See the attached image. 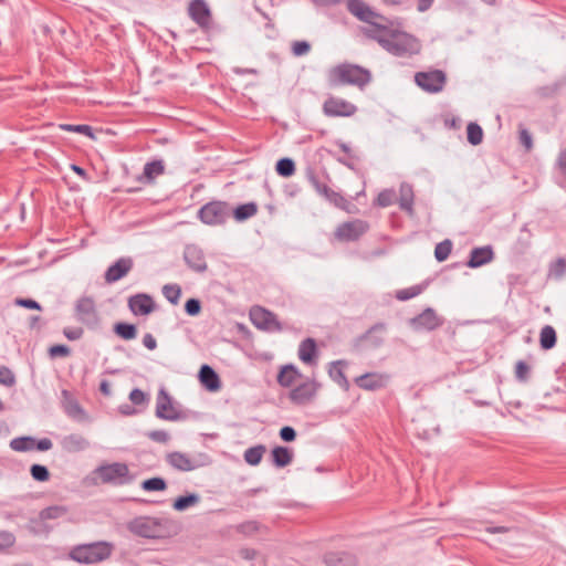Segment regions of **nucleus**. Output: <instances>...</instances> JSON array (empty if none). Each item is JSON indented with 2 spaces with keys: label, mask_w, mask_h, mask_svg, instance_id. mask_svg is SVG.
Returning a JSON list of instances; mask_svg holds the SVG:
<instances>
[{
  "label": "nucleus",
  "mask_w": 566,
  "mask_h": 566,
  "mask_svg": "<svg viewBox=\"0 0 566 566\" xmlns=\"http://www.w3.org/2000/svg\"><path fill=\"white\" fill-rule=\"evenodd\" d=\"M364 35L377 41L387 52L397 56L418 54L421 44L413 35L395 30L386 24L376 28H363Z\"/></svg>",
  "instance_id": "1"
},
{
  "label": "nucleus",
  "mask_w": 566,
  "mask_h": 566,
  "mask_svg": "<svg viewBox=\"0 0 566 566\" xmlns=\"http://www.w3.org/2000/svg\"><path fill=\"white\" fill-rule=\"evenodd\" d=\"M331 86L355 85L364 87L371 80V74L367 69L356 64L344 63L332 67L327 73Z\"/></svg>",
  "instance_id": "2"
},
{
  "label": "nucleus",
  "mask_w": 566,
  "mask_h": 566,
  "mask_svg": "<svg viewBox=\"0 0 566 566\" xmlns=\"http://www.w3.org/2000/svg\"><path fill=\"white\" fill-rule=\"evenodd\" d=\"M92 483L97 484H116L123 485L130 483L133 476L129 468L123 462L104 463L98 465L91 473Z\"/></svg>",
  "instance_id": "3"
},
{
  "label": "nucleus",
  "mask_w": 566,
  "mask_h": 566,
  "mask_svg": "<svg viewBox=\"0 0 566 566\" xmlns=\"http://www.w3.org/2000/svg\"><path fill=\"white\" fill-rule=\"evenodd\" d=\"M113 544L108 542H95L74 547L70 557L82 564H94L107 559L113 552Z\"/></svg>",
  "instance_id": "4"
},
{
  "label": "nucleus",
  "mask_w": 566,
  "mask_h": 566,
  "mask_svg": "<svg viewBox=\"0 0 566 566\" xmlns=\"http://www.w3.org/2000/svg\"><path fill=\"white\" fill-rule=\"evenodd\" d=\"M231 214L230 206L224 201H211L198 211V218L208 226L224 223Z\"/></svg>",
  "instance_id": "5"
},
{
  "label": "nucleus",
  "mask_w": 566,
  "mask_h": 566,
  "mask_svg": "<svg viewBox=\"0 0 566 566\" xmlns=\"http://www.w3.org/2000/svg\"><path fill=\"white\" fill-rule=\"evenodd\" d=\"M167 463L178 471H193L208 463V457L200 454L199 457H191L180 451H174L166 455Z\"/></svg>",
  "instance_id": "6"
},
{
  "label": "nucleus",
  "mask_w": 566,
  "mask_h": 566,
  "mask_svg": "<svg viewBox=\"0 0 566 566\" xmlns=\"http://www.w3.org/2000/svg\"><path fill=\"white\" fill-rule=\"evenodd\" d=\"M415 82L424 92L436 94L443 90L447 76L441 70H430L416 73Z\"/></svg>",
  "instance_id": "7"
},
{
  "label": "nucleus",
  "mask_w": 566,
  "mask_h": 566,
  "mask_svg": "<svg viewBox=\"0 0 566 566\" xmlns=\"http://www.w3.org/2000/svg\"><path fill=\"white\" fill-rule=\"evenodd\" d=\"M369 229L368 222L361 219H354L340 223L334 232V237L339 242H349L358 240Z\"/></svg>",
  "instance_id": "8"
},
{
  "label": "nucleus",
  "mask_w": 566,
  "mask_h": 566,
  "mask_svg": "<svg viewBox=\"0 0 566 566\" xmlns=\"http://www.w3.org/2000/svg\"><path fill=\"white\" fill-rule=\"evenodd\" d=\"M347 9L358 20L368 23L370 25L369 28L382 25L380 21L385 20L382 15L375 12L367 3L361 0H348Z\"/></svg>",
  "instance_id": "9"
},
{
  "label": "nucleus",
  "mask_w": 566,
  "mask_h": 566,
  "mask_svg": "<svg viewBox=\"0 0 566 566\" xmlns=\"http://www.w3.org/2000/svg\"><path fill=\"white\" fill-rule=\"evenodd\" d=\"M250 319L252 324L259 329L266 332L282 331V325L276 319V316L272 312L261 306H254L251 308Z\"/></svg>",
  "instance_id": "10"
},
{
  "label": "nucleus",
  "mask_w": 566,
  "mask_h": 566,
  "mask_svg": "<svg viewBox=\"0 0 566 566\" xmlns=\"http://www.w3.org/2000/svg\"><path fill=\"white\" fill-rule=\"evenodd\" d=\"M308 181L316 192L326 198L331 203L339 209L349 211L348 201L339 192L334 191L326 184L322 182L314 172L308 174Z\"/></svg>",
  "instance_id": "11"
},
{
  "label": "nucleus",
  "mask_w": 566,
  "mask_h": 566,
  "mask_svg": "<svg viewBox=\"0 0 566 566\" xmlns=\"http://www.w3.org/2000/svg\"><path fill=\"white\" fill-rule=\"evenodd\" d=\"M357 111V107L339 97L331 96L323 104V112L328 117H349Z\"/></svg>",
  "instance_id": "12"
},
{
  "label": "nucleus",
  "mask_w": 566,
  "mask_h": 566,
  "mask_svg": "<svg viewBox=\"0 0 566 566\" xmlns=\"http://www.w3.org/2000/svg\"><path fill=\"white\" fill-rule=\"evenodd\" d=\"M442 324L443 319L431 307L410 319V325L415 331H433Z\"/></svg>",
  "instance_id": "13"
},
{
  "label": "nucleus",
  "mask_w": 566,
  "mask_h": 566,
  "mask_svg": "<svg viewBox=\"0 0 566 566\" xmlns=\"http://www.w3.org/2000/svg\"><path fill=\"white\" fill-rule=\"evenodd\" d=\"M77 319L86 325H95L98 322V314L95 302L92 297H81L75 305Z\"/></svg>",
  "instance_id": "14"
},
{
  "label": "nucleus",
  "mask_w": 566,
  "mask_h": 566,
  "mask_svg": "<svg viewBox=\"0 0 566 566\" xmlns=\"http://www.w3.org/2000/svg\"><path fill=\"white\" fill-rule=\"evenodd\" d=\"M159 526L160 522L156 518L138 517L129 523L128 528L138 536L151 538L159 536Z\"/></svg>",
  "instance_id": "15"
},
{
  "label": "nucleus",
  "mask_w": 566,
  "mask_h": 566,
  "mask_svg": "<svg viewBox=\"0 0 566 566\" xmlns=\"http://www.w3.org/2000/svg\"><path fill=\"white\" fill-rule=\"evenodd\" d=\"M156 416L164 420L179 419V411L174 406L170 396L165 389H160L156 399Z\"/></svg>",
  "instance_id": "16"
},
{
  "label": "nucleus",
  "mask_w": 566,
  "mask_h": 566,
  "mask_svg": "<svg viewBox=\"0 0 566 566\" xmlns=\"http://www.w3.org/2000/svg\"><path fill=\"white\" fill-rule=\"evenodd\" d=\"M318 387L314 380L305 381L290 392V399L295 405H305L315 397Z\"/></svg>",
  "instance_id": "17"
},
{
  "label": "nucleus",
  "mask_w": 566,
  "mask_h": 566,
  "mask_svg": "<svg viewBox=\"0 0 566 566\" xmlns=\"http://www.w3.org/2000/svg\"><path fill=\"white\" fill-rule=\"evenodd\" d=\"M133 260L130 258H120L105 272V281L114 283L123 279L133 268Z\"/></svg>",
  "instance_id": "18"
},
{
  "label": "nucleus",
  "mask_w": 566,
  "mask_h": 566,
  "mask_svg": "<svg viewBox=\"0 0 566 566\" xmlns=\"http://www.w3.org/2000/svg\"><path fill=\"white\" fill-rule=\"evenodd\" d=\"M388 379L389 377L386 374L367 373L357 377L355 382L358 387L365 390H376L382 388L387 384Z\"/></svg>",
  "instance_id": "19"
},
{
  "label": "nucleus",
  "mask_w": 566,
  "mask_h": 566,
  "mask_svg": "<svg viewBox=\"0 0 566 566\" xmlns=\"http://www.w3.org/2000/svg\"><path fill=\"white\" fill-rule=\"evenodd\" d=\"M128 306L135 315H147L154 311L153 298L146 294H137L128 300Z\"/></svg>",
  "instance_id": "20"
},
{
  "label": "nucleus",
  "mask_w": 566,
  "mask_h": 566,
  "mask_svg": "<svg viewBox=\"0 0 566 566\" xmlns=\"http://www.w3.org/2000/svg\"><path fill=\"white\" fill-rule=\"evenodd\" d=\"M185 260L187 264L197 272H203L207 263L202 251L196 245H188L185 250Z\"/></svg>",
  "instance_id": "21"
},
{
  "label": "nucleus",
  "mask_w": 566,
  "mask_h": 566,
  "mask_svg": "<svg viewBox=\"0 0 566 566\" xmlns=\"http://www.w3.org/2000/svg\"><path fill=\"white\" fill-rule=\"evenodd\" d=\"M189 14L199 25L205 27L209 23L210 11L202 0H193L189 6Z\"/></svg>",
  "instance_id": "22"
},
{
  "label": "nucleus",
  "mask_w": 566,
  "mask_h": 566,
  "mask_svg": "<svg viewBox=\"0 0 566 566\" xmlns=\"http://www.w3.org/2000/svg\"><path fill=\"white\" fill-rule=\"evenodd\" d=\"M199 380L209 391H217L221 387L218 374L208 365L201 366Z\"/></svg>",
  "instance_id": "23"
},
{
  "label": "nucleus",
  "mask_w": 566,
  "mask_h": 566,
  "mask_svg": "<svg viewBox=\"0 0 566 566\" xmlns=\"http://www.w3.org/2000/svg\"><path fill=\"white\" fill-rule=\"evenodd\" d=\"M492 259L493 251L491 247L475 248L471 251V255L468 261V266L473 269L479 268L491 262Z\"/></svg>",
  "instance_id": "24"
},
{
  "label": "nucleus",
  "mask_w": 566,
  "mask_h": 566,
  "mask_svg": "<svg viewBox=\"0 0 566 566\" xmlns=\"http://www.w3.org/2000/svg\"><path fill=\"white\" fill-rule=\"evenodd\" d=\"M62 448L67 452H80L88 448L90 442L78 433H72L63 438Z\"/></svg>",
  "instance_id": "25"
},
{
  "label": "nucleus",
  "mask_w": 566,
  "mask_h": 566,
  "mask_svg": "<svg viewBox=\"0 0 566 566\" xmlns=\"http://www.w3.org/2000/svg\"><path fill=\"white\" fill-rule=\"evenodd\" d=\"M316 357L317 348L315 340L313 338L304 339L298 347V358L305 364L314 365Z\"/></svg>",
  "instance_id": "26"
},
{
  "label": "nucleus",
  "mask_w": 566,
  "mask_h": 566,
  "mask_svg": "<svg viewBox=\"0 0 566 566\" xmlns=\"http://www.w3.org/2000/svg\"><path fill=\"white\" fill-rule=\"evenodd\" d=\"M165 166L163 160H155L147 163L144 167L143 176L138 178L139 181L146 180L153 182L158 176L163 175Z\"/></svg>",
  "instance_id": "27"
},
{
  "label": "nucleus",
  "mask_w": 566,
  "mask_h": 566,
  "mask_svg": "<svg viewBox=\"0 0 566 566\" xmlns=\"http://www.w3.org/2000/svg\"><path fill=\"white\" fill-rule=\"evenodd\" d=\"M344 360L333 361L328 370L331 378L336 381L343 389L348 390L349 382L343 371Z\"/></svg>",
  "instance_id": "28"
},
{
  "label": "nucleus",
  "mask_w": 566,
  "mask_h": 566,
  "mask_svg": "<svg viewBox=\"0 0 566 566\" xmlns=\"http://www.w3.org/2000/svg\"><path fill=\"white\" fill-rule=\"evenodd\" d=\"M300 377L301 374L295 366L286 365L280 370L277 375V382L283 387H290Z\"/></svg>",
  "instance_id": "29"
},
{
  "label": "nucleus",
  "mask_w": 566,
  "mask_h": 566,
  "mask_svg": "<svg viewBox=\"0 0 566 566\" xmlns=\"http://www.w3.org/2000/svg\"><path fill=\"white\" fill-rule=\"evenodd\" d=\"M399 206L402 210L412 212L413 190L411 185L402 182L399 189Z\"/></svg>",
  "instance_id": "30"
},
{
  "label": "nucleus",
  "mask_w": 566,
  "mask_h": 566,
  "mask_svg": "<svg viewBox=\"0 0 566 566\" xmlns=\"http://www.w3.org/2000/svg\"><path fill=\"white\" fill-rule=\"evenodd\" d=\"M271 454L273 463L279 468L289 465L293 457L292 452L286 447H275Z\"/></svg>",
  "instance_id": "31"
},
{
  "label": "nucleus",
  "mask_w": 566,
  "mask_h": 566,
  "mask_svg": "<svg viewBox=\"0 0 566 566\" xmlns=\"http://www.w3.org/2000/svg\"><path fill=\"white\" fill-rule=\"evenodd\" d=\"M539 344L541 347L545 350L551 349L555 346L556 332L552 326L546 325L541 329Z\"/></svg>",
  "instance_id": "32"
},
{
  "label": "nucleus",
  "mask_w": 566,
  "mask_h": 566,
  "mask_svg": "<svg viewBox=\"0 0 566 566\" xmlns=\"http://www.w3.org/2000/svg\"><path fill=\"white\" fill-rule=\"evenodd\" d=\"M264 453H265V447L262 444H259V446H255V447H252V448H249L245 450L244 460L250 465H258L261 462Z\"/></svg>",
  "instance_id": "33"
},
{
  "label": "nucleus",
  "mask_w": 566,
  "mask_h": 566,
  "mask_svg": "<svg viewBox=\"0 0 566 566\" xmlns=\"http://www.w3.org/2000/svg\"><path fill=\"white\" fill-rule=\"evenodd\" d=\"M258 211V207L253 202L241 205L233 210V216L237 221H243L253 217Z\"/></svg>",
  "instance_id": "34"
},
{
  "label": "nucleus",
  "mask_w": 566,
  "mask_h": 566,
  "mask_svg": "<svg viewBox=\"0 0 566 566\" xmlns=\"http://www.w3.org/2000/svg\"><path fill=\"white\" fill-rule=\"evenodd\" d=\"M199 501H200V496L198 494L192 493L187 496L177 497L172 504V507L176 511L181 512V511L187 510L190 506L198 504Z\"/></svg>",
  "instance_id": "35"
},
{
  "label": "nucleus",
  "mask_w": 566,
  "mask_h": 566,
  "mask_svg": "<svg viewBox=\"0 0 566 566\" xmlns=\"http://www.w3.org/2000/svg\"><path fill=\"white\" fill-rule=\"evenodd\" d=\"M34 446H35V440L31 437L15 438V439L11 440V442H10L11 449L14 451H18V452L33 450Z\"/></svg>",
  "instance_id": "36"
},
{
  "label": "nucleus",
  "mask_w": 566,
  "mask_h": 566,
  "mask_svg": "<svg viewBox=\"0 0 566 566\" xmlns=\"http://www.w3.org/2000/svg\"><path fill=\"white\" fill-rule=\"evenodd\" d=\"M114 332L125 340L134 339L137 335L135 325L127 323H117L114 326Z\"/></svg>",
  "instance_id": "37"
},
{
  "label": "nucleus",
  "mask_w": 566,
  "mask_h": 566,
  "mask_svg": "<svg viewBox=\"0 0 566 566\" xmlns=\"http://www.w3.org/2000/svg\"><path fill=\"white\" fill-rule=\"evenodd\" d=\"M426 286V284H419L399 290L396 292V298L399 301H407L412 297H416L424 291Z\"/></svg>",
  "instance_id": "38"
},
{
  "label": "nucleus",
  "mask_w": 566,
  "mask_h": 566,
  "mask_svg": "<svg viewBox=\"0 0 566 566\" xmlns=\"http://www.w3.org/2000/svg\"><path fill=\"white\" fill-rule=\"evenodd\" d=\"M566 274V260L558 258L549 264L548 276L555 280L562 279Z\"/></svg>",
  "instance_id": "39"
},
{
  "label": "nucleus",
  "mask_w": 566,
  "mask_h": 566,
  "mask_svg": "<svg viewBox=\"0 0 566 566\" xmlns=\"http://www.w3.org/2000/svg\"><path fill=\"white\" fill-rule=\"evenodd\" d=\"M468 142L473 145H480L483 139V130L480 125L470 123L467 127Z\"/></svg>",
  "instance_id": "40"
},
{
  "label": "nucleus",
  "mask_w": 566,
  "mask_h": 566,
  "mask_svg": "<svg viewBox=\"0 0 566 566\" xmlns=\"http://www.w3.org/2000/svg\"><path fill=\"white\" fill-rule=\"evenodd\" d=\"M276 171L282 177H290L295 171L294 161L290 158H282L276 164Z\"/></svg>",
  "instance_id": "41"
},
{
  "label": "nucleus",
  "mask_w": 566,
  "mask_h": 566,
  "mask_svg": "<svg viewBox=\"0 0 566 566\" xmlns=\"http://www.w3.org/2000/svg\"><path fill=\"white\" fill-rule=\"evenodd\" d=\"M60 128L62 130L72 132V133H78L88 136L90 138L94 139L95 135L93 133V129L88 125H71V124H61Z\"/></svg>",
  "instance_id": "42"
},
{
  "label": "nucleus",
  "mask_w": 566,
  "mask_h": 566,
  "mask_svg": "<svg viewBox=\"0 0 566 566\" xmlns=\"http://www.w3.org/2000/svg\"><path fill=\"white\" fill-rule=\"evenodd\" d=\"M452 243L450 240H444L436 245L434 256L438 261L442 262L448 259L451 253Z\"/></svg>",
  "instance_id": "43"
},
{
  "label": "nucleus",
  "mask_w": 566,
  "mask_h": 566,
  "mask_svg": "<svg viewBox=\"0 0 566 566\" xmlns=\"http://www.w3.org/2000/svg\"><path fill=\"white\" fill-rule=\"evenodd\" d=\"M145 491H165L167 488L166 481L163 478H151L142 483Z\"/></svg>",
  "instance_id": "44"
},
{
  "label": "nucleus",
  "mask_w": 566,
  "mask_h": 566,
  "mask_svg": "<svg viewBox=\"0 0 566 566\" xmlns=\"http://www.w3.org/2000/svg\"><path fill=\"white\" fill-rule=\"evenodd\" d=\"M261 525L256 521H247L237 526V531L245 536H252L259 533Z\"/></svg>",
  "instance_id": "45"
},
{
  "label": "nucleus",
  "mask_w": 566,
  "mask_h": 566,
  "mask_svg": "<svg viewBox=\"0 0 566 566\" xmlns=\"http://www.w3.org/2000/svg\"><path fill=\"white\" fill-rule=\"evenodd\" d=\"M66 514V509L64 506H50V507H46L44 509L40 516L41 518L43 520H53V518H59L63 515Z\"/></svg>",
  "instance_id": "46"
},
{
  "label": "nucleus",
  "mask_w": 566,
  "mask_h": 566,
  "mask_svg": "<svg viewBox=\"0 0 566 566\" xmlns=\"http://www.w3.org/2000/svg\"><path fill=\"white\" fill-rule=\"evenodd\" d=\"M163 293L170 303L177 304L181 295V290L176 284L165 285L163 289Z\"/></svg>",
  "instance_id": "47"
},
{
  "label": "nucleus",
  "mask_w": 566,
  "mask_h": 566,
  "mask_svg": "<svg viewBox=\"0 0 566 566\" xmlns=\"http://www.w3.org/2000/svg\"><path fill=\"white\" fill-rule=\"evenodd\" d=\"M394 199H395V191L391 189H385L381 192H379V195L376 199V203L379 207L385 208V207L390 206L394 202Z\"/></svg>",
  "instance_id": "48"
},
{
  "label": "nucleus",
  "mask_w": 566,
  "mask_h": 566,
  "mask_svg": "<svg viewBox=\"0 0 566 566\" xmlns=\"http://www.w3.org/2000/svg\"><path fill=\"white\" fill-rule=\"evenodd\" d=\"M31 475L34 480L44 482L50 478L49 470L44 465L33 464L31 467Z\"/></svg>",
  "instance_id": "49"
},
{
  "label": "nucleus",
  "mask_w": 566,
  "mask_h": 566,
  "mask_svg": "<svg viewBox=\"0 0 566 566\" xmlns=\"http://www.w3.org/2000/svg\"><path fill=\"white\" fill-rule=\"evenodd\" d=\"M531 367L523 360H518L515 365V376L520 381H526L530 377Z\"/></svg>",
  "instance_id": "50"
},
{
  "label": "nucleus",
  "mask_w": 566,
  "mask_h": 566,
  "mask_svg": "<svg viewBox=\"0 0 566 566\" xmlns=\"http://www.w3.org/2000/svg\"><path fill=\"white\" fill-rule=\"evenodd\" d=\"M15 543V536L9 531H0V551L10 548Z\"/></svg>",
  "instance_id": "51"
},
{
  "label": "nucleus",
  "mask_w": 566,
  "mask_h": 566,
  "mask_svg": "<svg viewBox=\"0 0 566 566\" xmlns=\"http://www.w3.org/2000/svg\"><path fill=\"white\" fill-rule=\"evenodd\" d=\"M0 384L11 387L15 384L13 373L6 366H0Z\"/></svg>",
  "instance_id": "52"
},
{
  "label": "nucleus",
  "mask_w": 566,
  "mask_h": 566,
  "mask_svg": "<svg viewBox=\"0 0 566 566\" xmlns=\"http://www.w3.org/2000/svg\"><path fill=\"white\" fill-rule=\"evenodd\" d=\"M311 50V44L307 41H295L292 44V53L295 56L306 55Z\"/></svg>",
  "instance_id": "53"
},
{
  "label": "nucleus",
  "mask_w": 566,
  "mask_h": 566,
  "mask_svg": "<svg viewBox=\"0 0 566 566\" xmlns=\"http://www.w3.org/2000/svg\"><path fill=\"white\" fill-rule=\"evenodd\" d=\"M129 400L134 403V405H143L147 401V396L144 391H142L140 389H133L129 394Z\"/></svg>",
  "instance_id": "54"
},
{
  "label": "nucleus",
  "mask_w": 566,
  "mask_h": 566,
  "mask_svg": "<svg viewBox=\"0 0 566 566\" xmlns=\"http://www.w3.org/2000/svg\"><path fill=\"white\" fill-rule=\"evenodd\" d=\"M51 357H65L70 355V348L65 345H54L49 349Z\"/></svg>",
  "instance_id": "55"
},
{
  "label": "nucleus",
  "mask_w": 566,
  "mask_h": 566,
  "mask_svg": "<svg viewBox=\"0 0 566 566\" xmlns=\"http://www.w3.org/2000/svg\"><path fill=\"white\" fill-rule=\"evenodd\" d=\"M200 308V302L196 298H190L186 302L185 310L191 316L199 314Z\"/></svg>",
  "instance_id": "56"
},
{
  "label": "nucleus",
  "mask_w": 566,
  "mask_h": 566,
  "mask_svg": "<svg viewBox=\"0 0 566 566\" xmlns=\"http://www.w3.org/2000/svg\"><path fill=\"white\" fill-rule=\"evenodd\" d=\"M148 437L156 442L166 443L169 440L168 432L164 430H154L148 433Z\"/></svg>",
  "instance_id": "57"
},
{
  "label": "nucleus",
  "mask_w": 566,
  "mask_h": 566,
  "mask_svg": "<svg viewBox=\"0 0 566 566\" xmlns=\"http://www.w3.org/2000/svg\"><path fill=\"white\" fill-rule=\"evenodd\" d=\"M556 165L560 176L563 177V181L566 182V149L560 151Z\"/></svg>",
  "instance_id": "58"
},
{
  "label": "nucleus",
  "mask_w": 566,
  "mask_h": 566,
  "mask_svg": "<svg viewBox=\"0 0 566 566\" xmlns=\"http://www.w3.org/2000/svg\"><path fill=\"white\" fill-rule=\"evenodd\" d=\"M15 304L30 310H41V305L38 302L30 298H17Z\"/></svg>",
  "instance_id": "59"
},
{
  "label": "nucleus",
  "mask_w": 566,
  "mask_h": 566,
  "mask_svg": "<svg viewBox=\"0 0 566 566\" xmlns=\"http://www.w3.org/2000/svg\"><path fill=\"white\" fill-rule=\"evenodd\" d=\"M64 336L70 340H76L80 339L83 335L82 328H64L63 331Z\"/></svg>",
  "instance_id": "60"
},
{
  "label": "nucleus",
  "mask_w": 566,
  "mask_h": 566,
  "mask_svg": "<svg viewBox=\"0 0 566 566\" xmlns=\"http://www.w3.org/2000/svg\"><path fill=\"white\" fill-rule=\"evenodd\" d=\"M280 437L284 441H293L296 437V433L292 427H283L280 431Z\"/></svg>",
  "instance_id": "61"
},
{
  "label": "nucleus",
  "mask_w": 566,
  "mask_h": 566,
  "mask_svg": "<svg viewBox=\"0 0 566 566\" xmlns=\"http://www.w3.org/2000/svg\"><path fill=\"white\" fill-rule=\"evenodd\" d=\"M520 140L525 146L527 150H530L533 146V140L531 134L526 129H522L520 132Z\"/></svg>",
  "instance_id": "62"
},
{
  "label": "nucleus",
  "mask_w": 566,
  "mask_h": 566,
  "mask_svg": "<svg viewBox=\"0 0 566 566\" xmlns=\"http://www.w3.org/2000/svg\"><path fill=\"white\" fill-rule=\"evenodd\" d=\"M143 344L149 350H154L157 347V342H156L155 337L151 334H146L143 337Z\"/></svg>",
  "instance_id": "63"
},
{
  "label": "nucleus",
  "mask_w": 566,
  "mask_h": 566,
  "mask_svg": "<svg viewBox=\"0 0 566 566\" xmlns=\"http://www.w3.org/2000/svg\"><path fill=\"white\" fill-rule=\"evenodd\" d=\"M34 448L40 451L50 450L52 448V441L48 438L41 439L35 443Z\"/></svg>",
  "instance_id": "64"
}]
</instances>
